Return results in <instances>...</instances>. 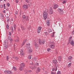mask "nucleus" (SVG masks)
<instances>
[{
    "mask_svg": "<svg viewBox=\"0 0 74 74\" xmlns=\"http://www.w3.org/2000/svg\"><path fill=\"white\" fill-rule=\"evenodd\" d=\"M7 42V40H5L3 43V45H8V42Z\"/></svg>",
    "mask_w": 74,
    "mask_h": 74,
    "instance_id": "obj_15",
    "label": "nucleus"
},
{
    "mask_svg": "<svg viewBox=\"0 0 74 74\" xmlns=\"http://www.w3.org/2000/svg\"><path fill=\"white\" fill-rule=\"evenodd\" d=\"M71 63H69V64H68V67H70L71 66Z\"/></svg>",
    "mask_w": 74,
    "mask_h": 74,
    "instance_id": "obj_32",
    "label": "nucleus"
},
{
    "mask_svg": "<svg viewBox=\"0 0 74 74\" xmlns=\"http://www.w3.org/2000/svg\"><path fill=\"white\" fill-rule=\"evenodd\" d=\"M23 8L25 10L28 9V5H23Z\"/></svg>",
    "mask_w": 74,
    "mask_h": 74,
    "instance_id": "obj_12",
    "label": "nucleus"
},
{
    "mask_svg": "<svg viewBox=\"0 0 74 74\" xmlns=\"http://www.w3.org/2000/svg\"><path fill=\"white\" fill-rule=\"evenodd\" d=\"M53 63H54V64H55L56 66H57V67H58V62H57V60H53Z\"/></svg>",
    "mask_w": 74,
    "mask_h": 74,
    "instance_id": "obj_8",
    "label": "nucleus"
},
{
    "mask_svg": "<svg viewBox=\"0 0 74 74\" xmlns=\"http://www.w3.org/2000/svg\"><path fill=\"white\" fill-rule=\"evenodd\" d=\"M37 58H36V57H35V58H33V60H34V61H36V60H37Z\"/></svg>",
    "mask_w": 74,
    "mask_h": 74,
    "instance_id": "obj_30",
    "label": "nucleus"
},
{
    "mask_svg": "<svg viewBox=\"0 0 74 74\" xmlns=\"http://www.w3.org/2000/svg\"><path fill=\"white\" fill-rule=\"evenodd\" d=\"M57 67H58V66H56V67L53 68L52 69L53 71H57V70H58Z\"/></svg>",
    "mask_w": 74,
    "mask_h": 74,
    "instance_id": "obj_16",
    "label": "nucleus"
},
{
    "mask_svg": "<svg viewBox=\"0 0 74 74\" xmlns=\"http://www.w3.org/2000/svg\"><path fill=\"white\" fill-rule=\"evenodd\" d=\"M26 47L28 50L29 53H30L32 52V50L30 47V44L28 43L26 44Z\"/></svg>",
    "mask_w": 74,
    "mask_h": 74,
    "instance_id": "obj_1",
    "label": "nucleus"
},
{
    "mask_svg": "<svg viewBox=\"0 0 74 74\" xmlns=\"http://www.w3.org/2000/svg\"><path fill=\"white\" fill-rule=\"evenodd\" d=\"M8 40H10V43H12V39L11 38V36H9L8 37Z\"/></svg>",
    "mask_w": 74,
    "mask_h": 74,
    "instance_id": "obj_9",
    "label": "nucleus"
},
{
    "mask_svg": "<svg viewBox=\"0 0 74 74\" xmlns=\"http://www.w3.org/2000/svg\"><path fill=\"white\" fill-rule=\"evenodd\" d=\"M34 45L35 46L36 48H38V45L37 44V42L36 41H34Z\"/></svg>",
    "mask_w": 74,
    "mask_h": 74,
    "instance_id": "obj_7",
    "label": "nucleus"
},
{
    "mask_svg": "<svg viewBox=\"0 0 74 74\" xmlns=\"http://www.w3.org/2000/svg\"><path fill=\"white\" fill-rule=\"evenodd\" d=\"M18 31H21V29L19 28H18Z\"/></svg>",
    "mask_w": 74,
    "mask_h": 74,
    "instance_id": "obj_60",
    "label": "nucleus"
},
{
    "mask_svg": "<svg viewBox=\"0 0 74 74\" xmlns=\"http://www.w3.org/2000/svg\"><path fill=\"white\" fill-rule=\"evenodd\" d=\"M58 7H59V6H58V5H57V4H54L53 8H54V9H56V8H58Z\"/></svg>",
    "mask_w": 74,
    "mask_h": 74,
    "instance_id": "obj_13",
    "label": "nucleus"
},
{
    "mask_svg": "<svg viewBox=\"0 0 74 74\" xmlns=\"http://www.w3.org/2000/svg\"><path fill=\"white\" fill-rule=\"evenodd\" d=\"M58 10L61 15L63 14V10L59 8L58 9Z\"/></svg>",
    "mask_w": 74,
    "mask_h": 74,
    "instance_id": "obj_6",
    "label": "nucleus"
},
{
    "mask_svg": "<svg viewBox=\"0 0 74 74\" xmlns=\"http://www.w3.org/2000/svg\"><path fill=\"white\" fill-rule=\"evenodd\" d=\"M29 3H30V4H29V5L32 4V2H30Z\"/></svg>",
    "mask_w": 74,
    "mask_h": 74,
    "instance_id": "obj_62",
    "label": "nucleus"
},
{
    "mask_svg": "<svg viewBox=\"0 0 74 74\" xmlns=\"http://www.w3.org/2000/svg\"><path fill=\"white\" fill-rule=\"evenodd\" d=\"M58 60L60 62V61H61V60H62V58H61V57L59 56L58 58Z\"/></svg>",
    "mask_w": 74,
    "mask_h": 74,
    "instance_id": "obj_26",
    "label": "nucleus"
},
{
    "mask_svg": "<svg viewBox=\"0 0 74 74\" xmlns=\"http://www.w3.org/2000/svg\"><path fill=\"white\" fill-rule=\"evenodd\" d=\"M14 50H16V48H15V47H14Z\"/></svg>",
    "mask_w": 74,
    "mask_h": 74,
    "instance_id": "obj_64",
    "label": "nucleus"
},
{
    "mask_svg": "<svg viewBox=\"0 0 74 74\" xmlns=\"http://www.w3.org/2000/svg\"><path fill=\"white\" fill-rule=\"evenodd\" d=\"M7 5L8 7H9L10 6V3H8L7 4Z\"/></svg>",
    "mask_w": 74,
    "mask_h": 74,
    "instance_id": "obj_57",
    "label": "nucleus"
},
{
    "mask_svg": "<svg viewBox=\"0 0 74 74\" xmlns=\"http://www.w3.org/2000/svg\"><path fill=\"white\" fill-rule=\"evenodd\" d=\"M21 53H23V50L21 49V51H20Z\"/></svg>",
    "mask_w": 74,
    "mask_h": 74,
    "instance_id": "obj_36",
    "label": "nucleus"
},
{
    "mask_svg": "<svg viewBox=\"0 0 74 74\" xmlns=\"http://www.w3.org/2000/svg\"><path fill=\"white\" fill-rule=\"evenodd\" d=\"M14 30H15V29H16V25H14Z\"/></svg>",
    "mask_w": 74,
    "mask_h": 74,
    "instance_id": "obj_48",
    "label": "nucleus"
},
{
    "mask_svg": "<svg viewBox=\"0 0 74 74\" xmlns=\"http://www.w3.org/2000/svg\"><path fill=\"white\" fill-rule=\"evenodd\" d=\"M51 44L49 45L50 48L52 49H53L55 48V42H50Z\"/></svg>",
    "mask_w": 74,
    "mask_h": 74,
    "instance_id": "obj_3",
    "label": "nucleus"
},
{
    "mask_svg": "<svg viewBox=\"0 0 74 74\" xmlns=\"http://www.w3.org/2000/svg\"><path fill=\"white\" fill-rule=\"evenodd\" d=\"M47 25L48 26H49V22L50 21L49 20H47Z\"/></svg>",
    "mask_w": 74,
    "mask_h": 74,
    "instance_id": "obj_24",
    "label": "nucleus"
},
{
    "mask_svg": "<svg viewBox=\"0 0 74 74\" xmlns=\"http://www.w3.org/2000/svg\"><path fill=\"white\" fill-rule=\"evenodd\" d=\"M27 39H25V40H24L23 41V42H24V43H25V42H26V41H27Z\"/></svg>",
    "mask_w": 74,
    "mask_h": 74,
    "instance_id": "obj_37",
    "label": "nucleus"
},
{
    "mask_svg": "<svg viewBox=\"0 0 74 74\" xmlns=\"http://www.w3.org/2000/svg\"><path fill=\"white\" fill-rule=\"evenodd\" d=\"M50 50H51V49L50 48H48L47 49V51H48V52H49Z\"/></svg>",
    "mask_w": 74,
    "mask_h": 74,
    "instance_id": "obj_45",
    "label": "nucleus"
},
{
    "mask_svg": "<svg viewBox=\"0 0 74 74\" xmlns=\"http://www.w3.org/2000/svg\"><path fill=\"white\" fill-rule=\"evenodd\" d=\"M49 14H53V10H52V8H50L49 9Z\"/></svg>",
    "mask_w": 74,
    "mask_h": 74,
    "instance_id": "obj_10",
    "label": "nucleus"
},
{
    "mask_svg": "<svg viewBox=\"0 0 74 74\" xmlns=\"http://www.w3.org/2000/svg\"><path fill=\"white\" fill-rule=\"evenodd\" d=\"M22 17L24 19H25V18H26V17L25 16V15H23L22 16Z\"/></svg>",
    "mask_w": 74,
    "mask_h": 74,
    "instance_id": "obj_43",
    "label": "nucleus"
},
{
    "mask_svg": "<svg viewBox=\"0 0 74 74\" xmlns=\"http://www.w3.org/2000/svg\"><path fill=\"white\" fill-rule=\"evenodd\" d=\"M12 72L10 71H8V74H12Z\"/></svg>",
    "mask_w": 74,
    "mask_h": 74,
    "instance_id": "obj_22",
    "label": "nucleus"
},
{
    "mask_svg": "<svg viewBox=\"0 0 74 74\" xmlns=\"http://www.w3.org/2000/svg\"><path fill=\"white\" fill-rule=\"evenodd\" d=\"M3 6H4V9H5L6 8H5V4H3Z\"/></svg>",
    "mask_w": 74,
    "mask_h": 74,
    "instance_id": "obj_54",
    "label": "nucleus"
},
{
    "mask_svg": "<svg viewBox=\"0 0 74 74\" xmlns=\"http://www.w3.org/2000/svg\"><path fill=\"white\" fill-rule=\"evenodd\" d=\"M26 21H28L29 20V17L27 16L26 17Z\"/></svg>",
    "mask_w": 74,
    "mask_h": 74,
    "instance_id": "obj_41",
    "label": "nucleus"
},
{
    "mask_svg": "<svg viewBox=\"0 0 74 74\" xmlns=\"http://www.w3.org/2000/svg\"><path fill=\"white\" fill-rule=\"evenodd\" d=\"M45 34H46V36H48V33L47 32H45Z\"/></svg>",
    "mask_w": 74,
    "mask_h": 74,
    "instance_id": "obj_46",
    "label": "nucleus"
},
{
    "mask_svg": "<svg viewBox=\"0 0 74 74\" xmlns=\"http://www.w3.org/2000/svg\"><path fill=\"white\" fill-rule=\"evenodd\" d=\"M40 71H41V69L40 68L38 67L37 68V70L36 71V73H38L39 72H40Z\"/></svg>",
    "mask_w": 74,
    "mask_h": 74,
    "instance_id": "obj_14",
    "label": "nucleus"
},
{
    "mask_svg": "<svg viewBox=\"0 0 74 74\" xmlns=\"http://www.w3.org/2000/svg\"><path fill=\"white\" fill-rule=\"evenodd\" d=\"M25 1L26 2H27V3H29V1H28V0H25Z\"/></svg>",
    "mask_w": 74,
    "mask_h": 74,
    "instance_id": "obj_49",
    "label": "nucleus"
},
{
    "mask_svg": "<svg viewBox=\"0 0 74 74\" xmlns=\"http://www.w3.org/2000/svg\"><path fill=\"white\" fill-rule=\"evenodd\" d=\"M24 55H25V54H24V53H21V55L22 56H24Z\"/></svg>",
    "mask_w": 74,
    "mask_h": 74,
    "instance_id": "obj_34",
    "label": "nucleus"
},
{
    "mask_svg": "<svg viewBox=\"0 0 74 74\" xmlns=\"http://www.w3.org/2000/svg\"><path fill=\"white\" fill-rule=\"evenodd\" d=\"M72 38V37H70L69 38V41L71 45H72V46L74 45V42L73 41V40L71 39Z\"/></svg>",
    "mask_w": 74,
    "mask_h": 74,
    "instance_id": "obj_4",
    "label": "nucleus"
},
{
    "mask_svg": "<svg viewBox=\"0 0 74 74\" xmlns=\"http://www.w3.org/2000/svg\"><path fill=\"white\" fill-rule=\"evenodd\" d=\"M16 60H18V58L17 57H16Z\"/></svg>",
    "mask_w": 74,
    "mask_h": 74,
    "instance_id": "obj_55",
    "label": "nucleus"
},
{
    "mask_svg": "<svg viewBox=\"0 0 74 74\" xmlns=\"http://www.w3.org/2000/svg\"><path fill=\"white\" fill-rule=\"evenodd\" d=\"M16 2L18 3V0H16Z\"/></svg>",
    "mask_w": 74,
    "mask_h": 74,
    "instance_id": "obj_58",
    "label": "nucleus"
},
{
    "mask_svg": "<svg viewBox=\"0 0 74 74\" xmlns=\"http://www.w3.org/2000/svg\"><path fill=\"white\" fill-rule=\"evenodd\" d=\"M13 70H14V71H16V68L15 67H14L13 68Z\"/></svg>",
    "mask_w": 74,
    "mask_h": 74,
    "instance_id": "obj_29",
    "label": "nucleus"
},
{
    "mask_svg": "<svg viewBox=\"0 0 74 74\" xmlns=\"http://www.w3.org/2000/svg\"><path fill=\"white\" fill-rule=\"evenodd\" d=\"M8 47H9L8 46V45H5V46L4 47V49H7V48H8Z\"/></svg>",
    "mask_w": 74,
    "mask_h": 74,
    "instance_id": "obj_18",
    "label": "nucleus"
},
{
    "mask_svg": "<svg viewBox=\"0 0 74 74\" xmlns=\"http://www.w3.org/2000/svg\"><path fill=\"white\" fill-rule=\"evenodd\" d=\"M66 3V1H64L63 2V4H65V3Z\"/></svg>",
    "mask_w": 74,
    "mask_h": 74,
    "instance_id": "obj_47",
    "label": "nucleus"
},
{
    "mask_svg": "<svg viewBox=\"0 0 74 74\" xmlns=\"http://www.w3.org/2000/svg\"><path fill=\"white\" fill-rule=\"evenodd\" d=\"M73 58V57L72 56L69 57L68 58V60H71Z\"/></svg>",
    "mask_w": 74,
    "mask_h": 74,
    "instance_id": "obj_19",
    "label": "nucleus"
},
{
    "mask_svg": "<svg viewBox=\"0 0 74 74\" xmlns=\"http://www.w3.org/2000/svg\"><path fill=\"white\" fill-rule=\"evenodd\" d=\"M56 74H61V72H60V71H58L57 72Z\"/></svg>",
    "mask_w": 74,
    "mask_h": 74,
    "instance_id": "obj_33",
    "label": "nucleus"
},
{
    "mask_svg": "<svg viewBox=\"0 0 74 74\" xmlns=\"http://www.w3.org/2000/svg\"><path fill=\"white\" fill-rule=\"evenodd\" d=\"M30 28V26H28L27 28V30H29Z\"/></svg>",
    "mask_w": 74,
    "mask_h": 74,
    "instance_id": "obj_38",
    "label": "nucleus"
},
{
    "mask_svg": "<svg viewBox=\"0 0 74 74\" xmlns=\"http://www.w3.org/2000/svg\"><path fill=\"white\" fill-rule=\"evenodd\" d=\"M18 12H16L15 13V14L16 15H17V14H18Z\"/></svg>",
    "mask_w": 74,
    "mask_h": 74,
    "instance_id": "obj_61",
    "label": "nucleus"
},
{
    "mask_svg": "<svg viewBox=\"0 0 74 74\" xmlns=\"http://www.w3.org/2000/svg\"><path fill=\"white\" fill-rule=\"evenodd\" d=\"M9 35H10V36H11V33L10 32H9Z\"/></svg>",
    "mask_w": 74,
    "mask_h": 74,
    "instance_id": "obj_56",
    "label": "nucleus"
},
{
    "mask_svg": "<svg viewBox=\"0 0 74 74\" xmlns=\"http://www.w3.org/2000/svg\"><path fill=\"white\" fill-rule=\"evenodd\" d=\"M0 8H3V5H0Z\"/></svg>",
    "mask_w": 74,
    "mask_h": 74,
    "instance_id": "obj_53",
    "label": "nucleus"
},
{
    "mask_svg": "<svg viewBox=\"0 0 74 74\" xmlns=\"http://www.w3.org/2000/svg\"><path fill=\"white\" fill-rule=\"evenodd\" d=\"M10 30H11V32H12V33L14 32V27H11Z\"/></svg>",
    "mask_w": 74,
    "mask_h": 74,
    "instance_id": "obj_25",
    "label": "nucleus"
},
{
    "mask_svg": "<svg viewBox=\"0 0 74 74\" xmlns=\"http://www.w3.org/2000/svg\"><path fill=\"white\" fill-rule=\"evenodd\" d=\"M45 40H39V45H41V44H44V43H45Z\"/></svg>",
    "mask_w": 74,
    "mask_h": 74,
    "instance_id": "obj_5",
    "label": "nucleus"
},
{
    "mask_svg": "<svg viewBox=\"0 0 74 74\" xmlns=\"http://www.w3.org/2000/svg\"><path fill=\"white\" fill-rule=\"evenodd\" d=\"M30 68L31 69H32V70H34V68L32 67V66H30Z\"/></svg>",
    "mask_w": 74,
    "mask_h": 74,
    "instance_id": "obj_42",
    "label": "nucleus"
},
{
    "mask_svg": "<svg viewBox=\"0 0 74 74\" xmlns=\"http://www.w3.org/2000/svg\"><path fill=\"white\" fill-rule=\"evenodd\" d=\"M35 65H36V66H38V63H36L35 64Z\"/></svg>",
    "mask_w": 74,
    "mask_h": 74,
    "instance_id": "obj_51",
    "label": "nucleus"
},
{
    "mask_svg": "<svg viewBox=\"0 0 74 74\" xmlns=\"http://www.w3.org/2000/svg\"><path fill=\"white\" fill-rule=\"evenodd\" d=\"M21 67H23L24 68V67H25V64L23 63H21Z\"/></svg>",
    "mask_w": 74,
    "mask_h": 74,
    "instance_id": "obj_20",
    "label": "nucleus"
},
{
    "mask_svg": "<svg viewBox=\"0 0 74 74\" xmlns=\"http://www.w3.org/2000/svg\"><path fill=\"white\" fill-rule=\"evenodd\" d=\"M51 74H56V72H51Z\"/></svg>",
    "mask_w": 74,
    "mask_h": 74,
    "instance_id": "obj_40",
    "label": "nucleus"
},
{
    "mask_svg": "<svg viewBox=\"0 0 74 74\" xmlns=\"http://www.w3.org/2000/svg\"><path fill=\"white\" fill-rule=\"evenodd\" d=\"M48 15V14L46 12H45L43 13V16L44 19L45 20L47 18Z\"/></svg>",
    "mask_w": 74,
    "mask_h": 74,
    "instance_id": "obj_2",
    "label": "nucleus"
},
{
    "mask_svg": "<svg viewBox=\"0 0 74 74\" xmlns=\"http://www.w3.org/2000/svg\"><path fill=\"white\" fill-rule=\"evenodd\" d=\"M41 27H38L37 29V32L38 33H40L41 30Z\"/></svg>",
    "mask_w": 74,
    "mask_h": 74,
    "instance_id": "obj_11",
    "label": "nucleus"
},
{
    "mask_svg": "<svg viewBox=\"0 0 74 74\" xmlns=\"http://www.w3.org/2000/svg\"><path fill=\"white\" fill-rule=\"evenodd\" d=\"M21 28L22 30H25V28H24V27L22 26V25L21 26Z\"/></svg>",
    "mask_w": 74,
    "mask_h": 74,
    "instance_id": "obj_23",
    "label": "nucleus"
},
{
    "mask_svg": "<svg viewBox=\"0 0 74 74\" xmlns=\"http://www.w3.org/2000/svg\"><path fill=\"white\" fill-rule=\"evenodd\" d=\"M31 72H32V71L31 70H29L28 71L27 70H26L25 71V74H26V73H31Z\"/></svg>",
    "mask_w": 74,
    "mask_h": 74,
    "instance_id": "obj_17",
    "label": "nucleus"
},
{
    "mask_svg": "<svg viewBox=\"0 0 74 74\" xmlns=\"http://www.w3.org/2000/svg\"><path fill=\"white\" fill-rule=\"evenodd\" d=\"M71 25H69V28H71Z\"/></svg>",
    "mask_w": 74,
    "mask_h": 74,
    "instance_id": "obj_52",
    "label": "nucleus"
},
{
    "mask_svg": "<svg viewBox=\"0 0 74 74\" xmlns=\"http://www.w3.org/2000/svg\"><path fill=\"white\" fill-rule=\"evenodd\" d=\"M7 29H9V26H8V25H7Z\"/></svg>",
    "mask_w": 74,
    "mask_h": 74,
    "instance_id": "obj_59",
    "label": "nucleus"
},
{
    "mask_svg": "<svg viewBox=\"0 0 74 74\" xmlns=\"http://www.w3.org/2000/svg\"><path fill=\"white\" fill-rule=\"evenodd\" d=\"M4 73L5 74H8V71L7 70H5L4 71Z\"/></svg>",
    "mask_w": 74,
    "mask_h": 74,
    "instance_id": "obj_31",
    "label": "nucleus"
},
{
    "mask_svg": "<svg viewBox=\"0 0 74 74\" xmlns=\"http://www.w3.org/2000/svg\"><path fill=\"white\" fill-rule=\"evenodd\" d=\"M52 30H51V29H50L49 28L48 29V32L49 33H50V32H52Z\"/></svg>",
    "mask_w": 74,
    "mask_h": 74,
    "instance_id": "obj_27",
    "label": "nucleus"
},
{
    "mask_svg": "<svg viewBox=\"0 0 74 74\" xmlns=\"http://www.w3.org/2000/svg\"><path fill=\"white\" fill-rule=\"evenodd\" d=\"M19 38H17V39L15 40V42H19Z\"/></svg>",
    "mask_w": 74,
    "mask_h": 74,
    "instance_id": "obj_28",
    "label": "nucleus"
},
{
    "mask_svg": "<svg viewBox=\"0 0 74 74\" xmlns=\"http://www.w3.org/2000/svg\"><path fill=\"white\" fill-rule=\"evenodd\" d=\"M28 59H31V58H32V56H28Z\"/></svg>",
    "mask_w": 74,
    "mask_h": 74,
    "instance_id": "obj_35",
    "label": "nucleus"
},
{
    "mask_svg": "<svg viewBox=\"0 0 74 74\" xmlns=\"http://www.w3.org/2000/svg\"><path fill=\"white\" fill-rule=\"evenodd\" d=\"M19 70L20 71H22L23 70V67H22L21 66H20L19 68Z\"/></svg>",
    "mask_w": 74,
    "mask_h": 74,
    "instance_id": "obj_21",
    "label": "nucleus"
},
{
    "mask_svg": "<svg viewBox=\"0 0 74 74\" xmlns=\"http://www.w3.org/2000/svg\"><path fill=\"white\" fill-rule=\"evenodd\" d=\"M10 22H13V18H11L10 20Z\"/></svg>",
    "mask_w": 74,
    "mask_h": 74,
    "instance_id": "obj_50",
    "label": "nucleus"
},
{
    "mask_svg": "<svg viewBox=\"0 0 74 74\" xmlns=\"http://www.w3.org/2000/svg\"><path fill=\"white\" fill-rule=\"evenodd\" d=\"M25 42H23L22 43V44L21 45V47H23V45H24V44H25Z\"/></svg>",
    "mask_w": 74,
    "mask_h": 74,
    "instance_id": "obj_39",
    "label": "nucleus"
},
{
    "mask_svg": "<svg viewBox=\"0 0 74 74\" xmlns=\"http://www.w3.org/2000/svg\"><path fill=\"white\" fill-rule=\"evenodd\" d=\"M6 59L7 60H8L9 59V58L8 56H6Z\"/></svg>",
    "mask_w": 74,
    "mask_h": 74,
    "instance_id": "obj_44",
    "label": "nucleus"
},
{
    "mask_svg": "<svg viewBox=\"0 0 74 74\" xmlns=\"http://www.w3.org/2000/svg\"><path fill=\"white\" fill-rule=\"evenodd\" d=\"M42 70H43V71H44V68H43V69H42Z\"/></svg>",
    "mask_w": 74,
    "mask_h": 74,
    "instance_id": "obj_63",
    "label": "nucleus"
}]
</instances>
